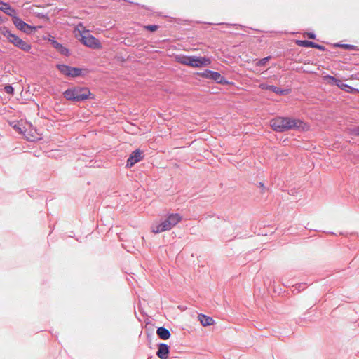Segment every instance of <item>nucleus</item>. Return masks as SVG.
<instances>
[{
    "label": "nucleus",
    "instance_id": "9d476101",
    "mask_svg": "<svg viewBox=\"0 0 359 359\" xmlns=\"http://www.w3.org/2000/svg\"><path fill=\"white\" fill-rule=\"evenodd\" d=\"M12 21L17 29L27 34L30 33L32 31H35L37 28L36 27H32L25 22L18 15L13 16Z\"/></svg>",
    "mask_w": 359,
    "mask_h": 359
},
{
    "label": "nucleus",
    "instance_id": "393cba45",
    "mask_svg": "<svg viewBox=\"0 0 359 359\" xmlns=\"http://www.w3.org/2000/svg\"><path fill=\"white\" fill-rule=\"evenodd\" d=\"M341 47L344 48V49H348V50H354L355 46L350 44H342L340 45Z\"/></svg>",
    "mask_w": 359,
    "mask_h": 359
},
{
    "label": "nucleus",
    "instance_id": "9b49d317",
    "mask_svg": "<svg viewBox=\"0 0 359 359\" xmlns=\"http://www.w3.org/2000/svg\"><path fill=\"white\" fill-rule=\"evenodd\" d=\"M142 152L140 149H136L134 151L127 160V166L132 167L136 163L140 161L142 159Z\"/></svg>",
    "mask_w": 359,
    "mask_h": 359
},
{
    "label": "nucleus",
    "instance_id": "bb28decb",
    "mask_svg": "<svg viewBox=\"0 0 359 359\" xmlns=\"http://www.w3.org/2000/svg\"><path fill=\"white\" fill-rule=\"evenodd\" d=\"M308 36H309V39H314L315 38V35L313 33H309L308 34Z\"/></svg>",
    "mask_w": 359,
    "mask_h": 359
},
{
    "label": "nucleus",
    "instance_id": "39448f33",
    "mask_svg": "<svg viewBox=\"0 0 359 359\" xmlns=\"http://www.w3.org/2000/svg\"><path fill=\"white\" fill-rule=\"evenodd\" d=\"M90 91L86 88L74 87L67 89L63 93V95L67 100L69 101H83L91 97Z\"/></svg>",
    "mask_w": 359,
    "mask_h": 359
},
{
    "label": "nucleus",
    "instance_id": "a878e982",
    "mask_svg": "<svg viewBox=\"0 0 359 359\" xmlns=\"http://www.w3.org/2000/svg\"><path fill=\"white\" fill-rule=\"evenodd\" d=\"M313 48H317V49H319V50H325V48L323 46L316 44L315 43H314V45H313Z\"/></svg>",
    "mask_w": 359,
    "mask_h": 359
},
{
    "label": "nucleus",
    "instance_id": "0eeeda50",
    "mask_svg": "<svg viewBox=\"0 0 359 359\" xmlns=\"http://www.w3.org/2000/svg\"><path fill=\"white\" fill-rule=\"evenodd\" d=\"M14 128L29 141H36L41 138V134L29 123H18L14 126Z\"/></svg>",
    "mask_w": 359,
    "mask_h": 359
},
{
    "label": "nucleus",
    "instance_id": "423d86ee",
    "mask_svg": "<svg viewBox=\"0 0 359 359\" xmlns=\"http://www.w3.org/2000/svg\"><path fill=\"white\" fill-rule=\"evenodd\" d=\"M182 220V217L176 213L170 215L168 218L158 224H154L151 226V231L154 233H159L170 230Z\"/></svg>",
    "mask_w": 359,
    "mask_h": 359
},
{
    "label": "nucleus",
    "instance_id": "20e7f679",
    "mask_svg": "<svg viewBox=\"0 0 359 359\" xmlns=\"http://www.w3.org/2000/svg\"><path fill=\"white\" fill-rule=\"evenodd\" d=\"M0 32L1 34L8 40V41L15 47L25 52H29L31 50L32 46L30 43L22 40L17 35L11 33V32L7 27H1Z\"/></svg>",
    "mask_w": 359,
    "mask_h": 359
},
{
    "label": "nucleus",
    "instance_id": "412c9836",
    "mask_svg": "<svg viewBox=\"0 0 359 359\" xmlns=\"http://www.w3.org/2000/svg\"><path fill=\"white\" fill-rule=\"evenodd\" d=\"M269 60H270V57H266L264 58H262V59L257 61L255 65L257 67L265 66Z\"/></svg>",
    "mask_w": 359,
    "mask_h": 359
},
{
    "label": "nucleus",
    "instance_id": "2eb2a0df",
    "mask_svg": "<svg viewBox=\"0 0 359 359\" xmlns=\"http://www.w3.org/2000/svg\"><path fill=\"white\" fill-rule=\"evenodd\" d=\"M259 87L263 90H271L277 94H285V92H287V90H282L275 86H269L265 83L260 84Z\"/></svg>",
    "mask_w": 359,
    "mask_h": 359
},
{
    "label": "nucleus",
    "instance_id": "6e6552de",
    "mask_svg": "<svg viewBox=\"0 0 359 359\" xmlns=\"http://www.w3.org/2000/svg\"><path fill=\"white\" fill-rule=\"evenodd\" d=\"M57 69L65 76L77 77L82 73V69L77 67H72L66 65H57Z\"/></svg>",
    "mask_w": 359,
    "mask_h": 359
},
{
    "label": "nucleus",
    "instance_id": "a211bd4d",
    "mask_svg": "<svg viewBox=\"0 0 359 359\" xmlns=\"http://www.w3.org/2000/svg\"><path fill=\"white\" fill-rule=\"evenodd\" d=\"M337 86L339 88H341V90H344V91H346L347 93H358L359 92L358 89L354 88L350 86L348 84L342 83V81L341 80H339V83H337Z\"/></svg>",
    "mask_w": 359,
    "mask_h": 359
},
{
    "label": "nucleus",
    "instance_id": "b1692460",
    "mask_svg": "<svg viewBox=\"0 0 359 359\" xmlns=\"http://www.w3.org/2000/svg\"><path fill=\"white\" fill-rule=\"evenodd\" d=\"M351 134L355 136H359V126H357L351 130Z\"/></svg>",
    "mask_w": 359,
    "mask_h": 359
},
{
    "label": "nucleus",
    "instance_id": "ddd939ff",
    "mask_svg": "<svg viewBox=\"0 0 359 359\" xmlns=\"http://www.w3.org/2000/svg\"><path fill=\"white\" fill-rule=\"evenodd\" d=\"M0 10L11 16L12 19H13V16L17 15L16 11L7 3L0 1Z\"/></svg>",
    "mask_w": 359,
    "mask_h": 359
},
{
    "label": "nucleus",
    "instance_id": "7ed1b4c3",
    "mask_svg": "<svg viewBox=\"0 0 359 359\" xmlns=\"http://www.w3.org/2000/svg\"><path fill=\"white\" fill-rule=\"evenodd\" d=\"M175 60L182 65L191 67H203L210 66L211 60L206 57L176 55Z\"/></svg>",
    "mask_w": 359,
    "mask_h": 359
},
{
    "label": "nucleus",
    "instance_id": "f257e3e1",
    "mask_svg": "<svg viewBox=\"0 0 359 359\" xmlns=\"http://www.w3.org/2000/svg\"><path fill=\"white\" fill-rule=\"evenodd\" d=\"M270 126L273 130L278 133L290 130L308 131L310 128V126L307 123L300 119L280 116L271 120Z\"/></svg>",
    "mask_w": 359,
    "mask_h": 359
},
{
    "label": "nucleus",
    "instance_id": "f8f14e48",
    "mask_svg": "<svg viewBox=\"0 0 359 359\" xmlns=\"http://www.w3.org/2000/svg\"><path fill=\"white\" fill-rule=\"evenodd\" d=\"M169 353V347L165 344H160L158 345L157 356L161 359H168Z\"/></svg>",
    "mask_w": 359,
    "mask_h": 359
},
{
    "label": "nucleus",
    "instance_id": "6ab92c4d",
    "mask_svg": "<svg viewBox=\"0 0 359 359\" xmlns=\"http://www.w3.org/2000/svg\"><path fill=\"white\" fill-rule=\"evenodd\" d=\"M322 79L326 83L331 86L336 85L337 86V83H339V79L328 74L323 75Z\"/></svg>",
    "mask_w": 359,
    "mask_h": 359
},
{
    "label": "nucleus",
    "instance_id": "aec40b11",
    "mask_svg": "<svg viewBox=\"0 0 359 359\" xmlns=\"http://www.w3.org/2000/svg\"><path fill=\"white\" fill-rule=\"evenodd\" d=\"M296 43L299 46L302 47H313L314 43L310 41H306V40H297L296 41Z\"/></svg>",
    "mask_w": 359,
    "mask_h": 359
},
{
    "label": "nucleus",
    "instance_id": "f3484780",
    "mask_svg": "<svg viewBox=\"0 0 359 359\" xmlns=\"http://www.w3.org/2000/svg\"><path fill=\"white\" fill-rule=\"evenodd\" d=\"M157 335L161 339L166 340L170 337L169 330L163 327H158L156 330Z\"/></svg>",
    "mask_w": 359,
    "mask_h": 359
},
{
    "label": "nucleus",
    "instance_id": "1a4fd4ad",
    "mask_svg": "<svg viewBox=\"0 0 359 359\" xmlns=\"http://www.w3.org/2000/svg\"><path fill=\"white\" fill-rule=\"evenodd\" d=\"M199 75L205 79H209L215 81L220 84H226L228 82L219 72H213L211 70H205L203 72L199 73Z\"/></svg>",
    "mask_w": 359,
    "mask_h": 359
},
{
    "label": "nucleus",
    "instance_id": "5701e85b",
    "mask_svg": "<svg viewBox=\"0 0 359 359\" xmlns=\"http://www.w3.org/2000/svg\"><path fill=\"white\" fill-rule=\"evenodd\" d=\"M4 90H5V92L6 93L10 94V95H12L13 93V91H14L13 88L11 86H9V85L6 86L4 87Z\"/></svg>",
    "mask_w": 359,
    "mask_h": 359
},
{
    "label": "nucleus",
    "instance_id": "4468645a",
    "mask_svg": "<svg viewBox=\"0 0 359 359\" xmlns=\"http://www.w3.org/2000/svg\"><path fill=\"white\" fill-rule=\"evenodd\" d=\"M198 320L200 321L201 325L204 327L212 325L214 324L215 321L212 318L207 316L204 314H199L198 316Z\"/></svg>",
    "mask_w": 359,
    "mask_h": 359
},
{
    "label": "nucleus",
    "instance_id": "f03ea898",
    "mask_svg": "<svg viewBox=\"0 0 359 359\" xmlns=\"http://www.w3.org/2000/svg\"><path fill=\"white\" fill-rule=\"evenodd\" d=\"M75 36L79 38L83 45L92 49H101L102 48L100 41L91 35L89 30L84 28L82 25H79L75 29Z\"/></svg>",
    "mask_w": 359,
    "mask_h": 359
},
{
    "label": "nucleus",
    "instance_id": "4be33fe9",
    "mask_svg": "<svg viewBox=\"0 0 359 359\" xmlns=\"http://www.w3.org/2000/svg\"><path fill=\"white\" fill-rule=\"evenodd\" d=\"M158 27L156 25H150L144 26V29L150 31V32H156L158 29Z\"/></svg>",
    "mask_w": 359,
    "mask_h": 359
},
{
    "label": "nucleus",
    "instance_id": "dca6fc26",
    "mask_svg": "<svg viewBox=\"0 0 359 359\" xmlns=\"http://www.w3.org/2000/svg\"><path fill=\"white\" fill-rule=\"evenodd\" d=\"M51 41L53 46L57 49L61 54L64 55H69V50L66 48H65L62 44L59 43L57 41L55 40L49 39Z\"/></svg>",
    "mask_w": 359,
    "mask_h": 359
}]
</instances>
